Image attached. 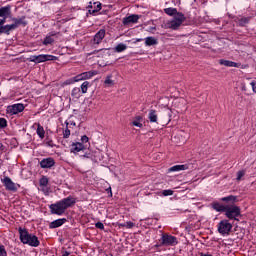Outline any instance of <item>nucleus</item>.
<instances>
[{
    "label": "nucleus",
    "instance_id": "nucleus-1",
    "mask_svg": "<svg viewBox=\"0 0 256 256\" xmlns=\"http://www.w3.org/2000/svg\"><path fill=\"white\" fill-rule=\"evenodd\" d=\"M78 201L79 199L77 197L70 195L57 201L56 203L50 204V213L51 215H65V211H67V209H71V207H75Z\"/></svg>",
    "mask_w": 256,
    "mask_h": 256
},
{
    "label": "nucleus",
    "instance_id": "nucleus-2",
    "mask_svg": "<svg viewBox=\"0 0 256 256\" xmlns=\"http://www.w3.org/2000/svg\"><path fill=\"white\" fill-rule=\"evenodd\" d=\"M18 232L20 241L23 245H29V247H39V245H41L39 238L36 235L29 233L26 228L19 227Z\"/></svg>",
    "mask_w": 256,
    "mask_h": 256
},
{
    "label": "nucleus",
    "instance_id": "nucleus-3",
    "mask_svg": "<svg viewBox=\"0 0 256 256\" xmlns=\"http://www.w3.org/2000/svg\"><path fill=\"white\" fill-rule=\"evenodd\" d=\"M225 217L230 220L239 221L241 217V208L235 204H226Z\"/></svg>",
    "mask_w": 256,
    "mask_h": 256
},
{
    "label": "nucleus",
    "instance_id": "nucleus-4",
    "mask_svg": "<svg viewBox=\"0 0 256 256\" xmlns=\"http://www.w3.org/2000/svg\"><path fill=\"white\" fill-rule=\"evenodd\" d=\"M187 18L185 17V14L183 13H177L173 19L167 22V27L168 29H172V31H177L181 25H183V22Z\"/></svg>",
    "mask_w": 256,
    "mask_h": 256
},
{
    "label": "nucleus",
    "instance_id": "nucleus-5",
    "mask_svg": "<svg viewBox=\"0 0 256 256\" xmlns=\"http://www.w3.org/2000/svg\"><path fill=\"white\" fill-rule=\"evenodd\" d=\"M57 56L49 54L33 55L28 58L31 63H45V61H57Z\"/></svg>",
    "mask_w": 256,
    "mask_h": 256
},
{
    "label": "nucleus",
    "instance_id": "nucleus-6",
    "mask_svg": "<svg viewBox=\"0 0 256 256\" xmlns=\"http://www.w3.org/2000/svg\"><path fill=\"white\" fill-rule=\"evenodd\" d=\"M159 243L161 245H164V247H175L177 243V237L170 235V234H162L161 238L159 239Z\"/></svg>",
    "mask_w": 256,
    "mask_h": 256
},
{
    "label": "nucleus",
    "instance_id": "nucleus-7",
    "mask_svg": "<svg viewBox=\"0 0 256 256\" xmlns=\"http://www.w3.org/2000/svg\"><path fill=\"white\" fill-rule=\"evenodd\" d=\"M231 229H233V224L229 222V220H222L218 223V233L225 237V235H229L231 233Z\"/></svg>",
    "mask_w": 256,
    "mask_h": 256
},
{
    "label": "nucleus",
    "instance_id": "nucleus-8",
    "mask_svg": "<svg viewBox=\"0 0 256 256\" xmlns=\"http://www.w3.org/2000/svg\"><path fill=\"white\" fill-rule=\"evenodd\" d=\"M6 111L8 115H19V113H23V111H25V105L21 103L13 104V105L7 106Z\"/></svg>",
    "mask_w": 256,
    "mask_h": 256
},
{
    "label": "nucleus",
    "instance_id": "nucleus-9",
    "mask_svg": "<svg viewBox=\"0 0 256 256\" xmlns=\"http://www.w3.org/2000/svg\"><path fill=\"white\" fill-rule=\"evenodd\" d=\"M105 39V29H100L95 35L92 40V46L97 48V45L101 43Z\"/></svg>",
    "mask_w": 256,
    "mask_h": 256
},
{
    "label": "nucleus",
    "instance_id": "nucleus-10",
    "mask_svg": "<svg viewBox=\"0 0 256 256\" xmlns=\"http://www.w3.org/2000/svg\"><path fill=\"white\" fill-rule=\"evenodd\" d=\"M8 17H11V5H6L0 8V18L4 19L5 23H7Z\"/></svg>",
    "mask_w": 256,
    "mask_h": 256
},
{
    "label": "nucleus",
    "instance_id": "nucleus-11",
    "mask_svg": "<svg viewBox=\"0 0 256 256\" xmlns=\"http://www.w3.org/2000/svg\"><path fill=\"white\" fill-rule=\"evenodd\" d=\"M6 189H8V191H17V187H19V184H15L11 178L9 177H4V179L2 180Z\"/></svg>",
    "mask_w": 256,
    "mask_h": 256
},
{
    "label": "nucleus",
    "instance_id": "nucleus-12",
    "mask_svg": "<svg viewBox=\"0 0 256 256\" xmlns=\"http://www.w3.org/2000/svg\"><path fill=\"white\" fill-rule=\"evenodd\" d=\"M55 166V160L53 158H44L40 161V167L42 169H51Z\"/></svg>",
    "mask_w": 256,
    "mask_h": 256
},
{
    "label": "nucleus",
    "instance_id": "nucleus-13",
    "mask_svg": "<svg viewBox=\"0 0 256 256\" xmlns=\"http://www.w3.org/2000/svg\"><path fill=\"white\" fill-rule=\"evenodd\" d=\"M65 223H67V219L66 218H59L57 220L52 221L49 224V228L50 229H57L58 227H61V226L65 225Z\"/></svg>",
    "mask_w": 256,
    "mask_h": 256
},
{
    "label": "nucleus",
    "instance_id": "nucleus-14",
    "mask_svg": "<svg viewBox=\"0 0 256 256\" xmlns=\"http://www.w3.org/2000/svg\"><path fill=\"white\" fill-rule=\"evenodd\" d=\"M12 21H14L13 24H10L12 27H14V30L19 27V25H27V21H25V16H22L21 18H12Z\"/></svg>",
    "mask_w": 256,
    "mask_h": 256
},
{
    "label": "nucleus",
    "instance_id": "nucleus-15",
    "mask_svg": "<svg viewBox=\"0 0 256 256\" xmlns=\"http://www.w3.org/2000/svg\"><path fill=\"white\" fill-rule=\"evenodd\" d=\"M221 201L227 203V205H235V203L239 202V198L237 196L229 195L221 198Z\"/></svg>",
    "mask_w": 256,
    "mask_h": 256
},
{
    "label": "nucleus",
    "instance_id": "nucleus-16",
    "mask_svg": "<svg viewBox=\"0 0 256 256\" xmlns=\"http://www.w3.org/2000/svg\"><path fill=\"white\" fill-rule=\"evenodd\" d=\"M212 209H214V211H217V213H225L227 209V204L223 205L219 202H213Z\"/></svg>",
    "mask_w": 256,
    "mask_h": 256
},
{
    "label": "nucleus",
    "instance_id": "nucleus-17",
    "mask_svg": "<svg viewBox=\"0 0 256 256\" xmlns=\"http://www.w3.org/2000/svg\"><path fill=\"white\" fill-rule=\"evenodd\" d=\"M137 21H139V15L132 14L123 19V25H129V23H137Z\"/></svg>",
    "mask_w": 256,
    "mask_h": 256
},
{
    "label": "nucleus",
    "instance_id": "nucleus-18",
    "mask_svg": "<svg viewBox=\"0 0 256 256\" xmlns=\"http://www.w3.org/2000/svg\"><path fill=\"white\" fill-rule=\"evenodd\" d=\"M83 149H85V146H83V143L76 142V143H72L70 151L71 153H79V151H83Z\"/></svg>",
    "mask_w": 256,
    "mask_h": 256
},
{
    "label": "nucleus",
    "instance_id": "nucleus-19",
    "mask_svg": "<svg viewBox=\"0 0 256 256\" xmlns=\"http://www.w3.org/2000/svg\"><path fill=\"white\" fill-rule=\"evenodd\" d=\"M11 31H15V26H11V24L0 25V33H4L5 35H9Z\"/></svg>",
    "mask_w": 256,
    "mask_h": 256
},
{
    "label": "nucleus",
    "instance_id": "nucleus-20",
    "mask_svg": "<svg viewBox=\"0 0 256 256\" xmlns=\"http://www.w3.org/2000/svg\"><path fill=\"white\" fill-rule=\"evenodd\" d=\"M78 81H84L82 74H79V75H77L73 78H70V79L66 80L65 85H73V83H78Z\"/></svg>",
    "mask_w": 256,
    "mask_h": 256
},
{
    "label": "nucleus",
    "instance_id": "nucleus-21",
    "mask_svg": "<svg viewBox=\"0 0 256 256\" xmlns=\"http://www.w3.org/2000/svg\"><path fill=\"white\" fill-rule=\"evenodd\" d=\"M189 169V165L183 164V165H175L169 168V172H175V171H187Z\"/></svg>",
    "mask_w": 256,
    "mask_h": 256
},
{
    "label": "nucleus",
    "instance_id": "nucleus-22",
    "mask_svg": "<svg viewBox=\"0 0 256 256\" xmlns=\"http://www.w3.org/2000/svg\"><path fill=\"white\" fill-rule=\"evenodd\" d=\"M157 43H159L157 41V38L153 37V36H149L145 38V45L146 47H152L153 45H157Z\"/></svg>",
    "mask_w": 256,
    "mask_h": 256
},
{
    "label": "nucleus",
    "instance_id": "nucleus-23",
    "mask_svg": "<svg viewBox=\"0 0 256 256\" xmlns=\"http://www.w3.org/2000/svg\"><path fill=\"white\" fill-rule=\"evenodd\" d=\"M220 65H224V67H239L237 62L229 61V60H219Z\"/></svg>",
    "mask_w": 256,
    "mask_h": 256
},
{
    "label": "nucleus",
    "instance_id": "nucleus-24",
    "mask_svg": "<svg viewBox=\"0 0 256 256\" xmlns=\"http://www.w3.org/2000/svg\"><path fill=\"white\" fill-rule=\"evenodd\" d=\"M148 119H149L150 123H157V111L150 110Z\"/></svg>",
    "mask_w": 256,
    "mask_h": 256
},
{
    "label": "nucleus",
    "instance_id": "nucleus-25",
    "mask_svg": "<svg viewBox=\"0 0 256 256\" xmlns=\"http://www.w3.org/2000/svg\"><path fill=\"white\" fill-rule=\"evenodd\" d=\"M36 133L40 139H45V128L41 124H38Z\"/></svg>",
    "mask_w": 256,
    "mask_h": 256
},
{
    "label": "nucleus",
    "instance_id": "nucleus-26",
    "mask_svg": "<svg viewBox=\"0 0 256 256\" xmlns=\"http://www.w3.org/2000/svg\"><path fill=\"white\" fill-rule=\"evenodd\" d=\"M143 121V117L142 116H136L135 119L132 122V125H134V127H143V124L141 123Z\"/></svg>",
    "mask_w": 256,
    "mask_h": 256
},
{
    "label": "nucleus",
    "instance_id": "nucleus-27",
    "mask_svg": "<svg viewBox=\"0 0 256 256\" xmlns=\"http://www.w3.org/2000/svg\"><path fill=\"white\" fill-rule=\"evenodd\" d=\"M164 13H166V15H169L170 17H173V15L175 17V15H177V13L179 12H177V8L170 7V8H165Z\"/></svg>",
    "mask_w": 256,
    "mask_h": 256
},
{
    "label": "nucleus",
    "instance_id": "nucleus-28",
    "mask_svg": "<svg viewBox=\"0 0 256 256\" xmlns=\"http://www.w3.org/2000/svg\"><path fill=\"white\" fill-rule=\"evenodd\" d=\"M71 96L74 97V99H79V97H81V88L79 87L73 88L71 92Z\"/></svg>",
    "mask_w": 256,
    "mask_h": 256
},
{
    "label": "nucleus",
    "instance_id": "nucleus-29",
    "mask_svg": "<svg viewBox=\"0 0 256 256\" xmlns=\"http://www.w3.org/2000/svg\"><path fill=\"white\" fill-rule=\"evenodd\" d=\"M114 50L116 53H123V51L127 50V46L124 43H120L114 48Z\"/></svg>",
    "mask_w": 256,
    "mask_h": 256
},
{
    "label": "nucleus",
    "instance_id": "nucleus-30",
    "mask_svg": "<svg viewBox=\"0 0 256 256\" xmlns=\"http://www.w3.org/2000/svg\"><path fill=\"white\" fill-rule=\"evenodd\" d=\"M98 11H101V3L100 2H94V9L93 10H89V13L91 15L98 13Z\"/></svg>",
    "mask_w": 256,
    "mask_h": 256
},
{
    "label": "nucleus",
    "instance_id": "nucleus-31",
    "mask_svg": "<svg viewBox=\"0 0 256 256\" xmlns=\"http://www.w3.org/2000/svg\"><path fill=\"white\" fill-rule=\"evenodd\" d=\"M250 19L247 17H243L238 20L239 27H245V25H248Z\"/></svg>",
    "mask_w": 256,
    "mask_h": 256
},
{
    "label": "nucleus",
    "instance_id": "nucleus-32",
    "mask_svg": "<svg viewBox=\"0 0 256 256\" xmlns=\"http://www.w3.org/2000/svg\"><path fill=\"white\" fill-rule=\"evenodd\" d=\"M89 81H84L82 85L80 86L81 93H87V90L89 89Z\"/></svg>",
    "mask_w": 256,
    "mask_h": 256
},
{
    "label": "nucleus",
    "instance_id": "nucleus-33",
    "mask_svg": "<svg viewBox=\"0 0 256 256\" xmlns=\"http://www.w3.org/2000/svg\"><path fill=\"white\" fill-rule=\"evenodd\" d=\"M41 187H47V185L49 184V178H47V176H43L40 181H39Z\"/></svg>",
    "mask_w": 256,
    "mask_h": 256
},
{
    "label": "nucleus",
    "instance_id": "nucleus-34",
    "mask_svg": "<svg viewBox=\"0 0 256 256\" xmlns=\"http://www.w3.org/2000/svg\"><path fill=\"white\" fill-rule=\"evenodd\" d=\"M105 85H107L108 87H113V85H115V81H113L111 79V76H107L105 81H104Z\"/></svg>",
    "mask_w": 256,
    "mask_h": 256
},
{
    "label": "nucleus",
    "instance_id": "nucleus-35",
    "mask_svg": "<svg viewBox=\"0 0 256 256\" xmlns=\"http://www.w3.org/2000/svg\"><path fill=\"white\" fill-rule=\"evenodd\" d=\"M55 39H53L51 36H46L43 40V45H51Z\"/></svg>",
    "mask_w": 256,
    "mask_h": 256
},
{
    "label": "nucleus",
    "instance_id": "nucleus-36",
    "mask_svg": "<svg viewBox=\"0 0 256 256\" xmlns=\"http://www.w3.org/2000/svg\"><path fill=\"white\" fill-rule=\"evenodd\" d=\"M82 74V79L85 81V79H91L93 77L92 72H83Z\"/></svg>",
    "mask_w": 256,
    "mask_h": 256
},
{
    "label": "nucleus",
    "instance_id": "nucleus-37",
    "mask_svg": "<svg viewBox=\"0 0 256 256\" xmlns=\"http://www.w3.org/2000/svg\"><path fill=\"white\" fill-rule=\"evenodd\" d=\"M243 177H245V170H240L237 172V181H241V179H243Z\"/></svg>",
    "mask_w": 256,
    "mask_h": 256
},
{
    "label": "nucleus",
    "instance_id": "nucleus-38",
    "mask_svg": "<svg viewBox=\"0 0 256 256\" xmlns=\"http://www.w3.org/2000/svg\"><path fill=\"white\" fill-rule=\"evenodd\" d=\"M7 127V119L0 118V129H5Z\"/></svg>",
    "mask_w": 256,
    "mask_h": 256
},
{
    "label": "nucleus",
    "instance_id": "nucleus-39",
    "mask_svg": "<svg viewBox=\"0 0 256 256\" xmlns=\"http://www.w3.org/2000/svg\"><path fill=\"white\" fill-rule=\"evenodd\" d=\"M0 256H7V250L3 244H0Z\"/></svg>",
    "mask_w": 256,
    "mask_h": 256
},
{
    "label": "nucleus",
    "instance_id": "nucleus-40",
    "mask_svg": "<svg viewBox=\"0 0 256 256\" xmlns=\"http://www.w3.org/2000/svg\"><path fill=\"white\" fill-rule=\"evenodd\" d=\"M71 135V130H69L68 128H66L64 131H63V137L64 139H69Z\"/></svg>",
    "mask_w": 256,
    "mask_h": 256
},
{
    "label": "nucleus",
    "instance_id": "nucleus-41",
    "mask_svg": "<svg viewBox=\"0 0 256 256\" xmlns=\"http://www.w3.org/2000/svg\"><path fill=\"white\" fill-rule=\"evenodd\" d=\"M95 227H96V229H100L101 231H103V229H105V225L101 221L96 222Z\"/></svg>",
    "mask_w": 256,
    "mask_h": 256
},
{
    "label": "nucleus",
    "instance_id": "nucleus-42",
    "mask_svg": "<svg viewBox=\"0 0 256 256\" xmlns=\"http://www.w3.org/2000/svg\"><path fill=\"white\" fill-rule=\"evenodd\" d=\"M135 227V223L128 221L126 222V229H133Z\"/></svg>",
    "mask_w": 256,
    "mask_h": 256
},
{
    "label": "nucleus",
    "instance_id": "nucleus-43",
    "mask_svg": "<svg viewBox=\"0 0 256 256\" xmlns=\"http://www.w3.org/2000/svg\"><path fill=\"white\" fill-rule=\"evenodd\" d=\"M81 141L82 143H88L89 142V137H87V135H84L81 137Z\"/></svg>",
    "mask_w": 256,
    "mask_h": 256
},
{
    "label": "nucleus",
    "instance_id": "nucleus-44",
    "mask_svg": "<svg viewBox=\"0 0 256 256\" xmlns=\"http://www.w3.org/2000/svg\"><path fill=\"white\" fill-rule=\"evenodd\" d=\"M250 85H251V87H252V91H253L254 93H256V81H252V82L250 83Z\"/></svg>",
    "mask_w": 256,
    "mask_h": 256
},
{
    "label": "nucleus",
    "instance_id": "nucleus-45",
    "mask_svg": "<svg viewBox=\"0 0 256 256\" xmlns=\"http://www.w3.org/2000/svg\"><path fill=\"white\" fill-rule=\"evenodd\" d=\"M169 195H173V193H162L160 197H169Z\"/></svg>",
    "mask_w": 256,
    "mask_h": 256
},
{
    "label": "nucleus",
    "instance_id": "nucleus-46",
    "mask_svg": "<svg viewBox=\"0 0 256 256\" xmlns=\"http://www.w3.org/2000/svg\"><path fill=\"white\" fill-rule=\"evenodd\" d=\"M166 115H167V117H169V119H168V123H169V121H171V111H167Z\"/></svg>",
    "mask_w": 256,
    "mask_h": 256
},
{
    "label": "nucleus",
    "instance_id": "nucleus-47",
    "mask_svg": "<svg viewBox=\"0 0 256 256\" xmlns=\"http://www.w3.org/2000/svg\"><path fill=\"white\" fill-rule=\"evenodd\" d=\"M99 51H107V49L95 50L94 52H92V55H95L96 53H99Z\"/></svg>",
    "mask_w": 256,
    "mask_h": 256
},
{
    "label": "nucleus",
    "instance_id": "nucleus-48",
    "mask_svg": "<svg viewBox=\"0 0 256 256\" xmlns=\"http://www.w3.org/2000/svg\"><path fill=\"white\" fill-rule=\"evenodd\" d=\"M0 25H5V19L0 17Z\"/></svg>",
    "mask_w": 256,
    "mask_h": 256
},
{
    "label": "nucleus",
    "instance_id": "nucleus-49",
    "mask_svg": "<svg viewBox=\"0 0 256 256\" xmlns=\"http://www.w3.org/2000/svg\"><path fill=\"white\" fill-rule=\"evenodd\" d=\"M106 192H107V193H112L111 186H108V187L106 188Z\"/></svg>",
    "mask_w": 256,
    "mask_h": 256
},
{
    "label": "nucleus",
    "instance_id": "nucleus-50",
    "mask_svg": "<svg viewBox=\"0 0 256 256\" xmlns=\"http://www.w3.org/2000/svg\"><path fill=\"white\" fill-rule=\"evenodd\" d=\"M162 193H173V190H163Z\"/></svg>",
    "mask_w": 256,
    "mask_h": 256
},
{
    "label": "nucleus",
    "instance_id": "nucleus-51",
    "mask_svg": "<svg viewBox=\"0 0 256 256\" xmlns=\"http://www.w3.org/2000/svg\"><path fill=\"white\" fill-rule=\"evenodd\" d=\"M155 247H165V245H161V242H160V243H156Z\"/></svg>",
    "mask_w": 256,
    "mask_h": 256
},
{
    "label": "nucleus",
    "instance_id": "nucleus-52",
    "mask_svg": "<svg viewBox=\"0 0 256 256\" xmlns=\"http://www.w3.org/2000/svg\"><path fill=\"white\" fill-rule=\"evenodd\" d=\"M69 255H70V253L67 252V251H65V252L62 254V256H69Z\"/></svg>",
    "mask_w": 256,
    "mask_h": 256
},
{
    "label": "nucleus",
    "instance_id": "nucleus-53",
    "mask_svg": "<svg viewBox=\"0 0 256 256\" xmlns=\"http://www.w3.org/2000/svg\"><path fill=\"white\" fill-rule=\"evenodd\" d=\"M141 41H143V38H137V39H136V43H139V42H141Z\"/></svg>",
    "mask_w": 256,
    "mask_h": 256
},
{
    "label": "nucleus",
    "instance_id": "nucleus-54",
    "mask_svg": "<svg viewBox=\"0 0 256 256\" xmlns=\"http://www.w3.org/2000/svg\"><path fill=\"white\" fill-rule=\"evenodd\" d=\"M0 151H3V144L0 143Z\"/></svg>",
    "mask_w": 256,
    "mask_h": 256
},
{
    "label": "nucleus",
    "instance_id": "nucleus-55",
    "mask_svg": "<svg viewBox=\"0 0 256 256\" xmlns=\"http://www.w3.org/2000/svg\"><path fill=\"white\" fill-rule=\"evenodd\" d=\"M120 227H126V223L120 224Z\"/></svg>",
    "mask_w": 256,
    "mask_h": 256
},
{
    "label": "nucleus",
    "instance_id": "nucleus-56",
    "mask_svg": "<svg viewBox=\"0 0 256 256\" xmlns=\"http://www.w3.org/2000/svg\"><path fill=\"white\" fill-rule=\"evenodd\" d=\"M54 35H55L54 33H50L48 37H53Z\"/></svg>",
    "mask_w": 256,
    "mask_h": 256
},
{
    "label": "nucleus",
    "instance_id": "nucleus-57",
    "mask_svg": "<svg viewBox=\"0 0 256 256\" xmlns=\"http://www.w3.org/2000/svg\"><path fill=\"white\" fill-rule=\"evenodd\" d=\"M83 157H89V156H87V154H84Z\"/></svg>",
    "mask_w": 256,
    "mask_h": 256
},
{
    "label": "nucleus",
    "instance_id": "nucleus-58",
    "mask_svg": "<svg viewBox=\"0 0 256 256\" xmlns=\"http://www.w3.org/2000/svg\"><path fill=\"white\" fill-rule=\"evenodd\" d=\"M89 7H90L91 9H93V6L89 5Z\"/></svg>",
    "mask_w": 256,
    "mask_h": 256
},
{
    "label": "nucleus",
    "instance_id": "nucleus-59",
    "mask_svg": "<svg viewBox=\"0 0 256 256\" xmlns=\"http://www.w3.org/2000/svg\"><path fill=\"white\" fill-rule=\"evenodd\" d=\"M110 196L113 197V193H111Z\"/></svg>",
    "mask_w": 256,
    "mask_h": 256
},
{
    "label": "nucleus",
    "instance_id": "nucleus-60",
    "mask_svg": "<svg viewBox=\"0 0 256 256\" xmlns=\"http://www.w3.org/2000/svg\"><path fill=\"white\" fill-rule=\"evenodd\" d=\"M152 29H155V27H152Z\"/></svg>",
    "mask_w": 256,
    "mask_h": 256
},
{
    "label": "nucleus",
    "instance_id": "nucleus-61",
    "mask_svg": "<svg viewBox=\"0 0 256 256\" xmlns=\"http://www.w3.org/2000/svg\"><path fill=\"white\" fill-rule=\"evenodd\" d=\"M152 29H155V27H152Z\"/></svg>",
    "mask_w": 256,
    "mask_h": 256
}]
</instances>
